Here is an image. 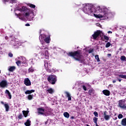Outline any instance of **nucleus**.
Listing matches in <instances>:
<instances>
[{
	"mask_svg": "<svg viewBox=\"0 0 126 126\" xmlns=\"http://www.w3.org/2000/svg\"><path fill=\"white\" fill-rule=\"evenodd\" d=\"M111 43L110 42H107L105 45V47L106 48H109V47H111Z\"/></svg>",
	"mask_w": 126,
	"mask_h": 126,
	"instance_id": "40",
	"label": "nucleus"
},
{
	"mask_svg": "<svg viewBox=\"0 0 126 126\" xmlns=\"http://www.w3.org/2000/svg\"><path fill=\"white\" fill-rule=\"evenodd\" d=\"M41 51L40 54H41V56H45V58L46 59H49V51L48 50V47L46 46H41L40 48Z\"/></svg>",
	"mask_w": 126,
	"mask_h": 126,
	"instance_id": "5",
	"label": "nucleus"
},
{
	"mask_svg": "<svg viewBox=\"0 0 126 126\" xmlns=\"http://www.w3.org/2000/svg\"><path fill=\"white\" fill-rule=\"evenodd\" d=\"M45 112H51V109L48 107L45 108Z\"/></svg>",
	"mask_w": 126,
	"mask_h": 126,
	"instance_id": "34",
	"label": "nucleus"
},
{
	"mask_svg": "<svg viewBox=\"0 0 126 126\" xmlns=\"http://www.w3.org/2000/svg\"><path fill=\"white\" fill-rule=\"evenodd\" d=\"M67 55L68 57H71L73 58L75 61H77L78 62H80V63H82L83 61L82 60V58H83V56L82 55V53H81V50H79L74 52H70L67 53Z\"/></svg>",
	"mask_w": 126,
	"mask_h": 126,
	"instance_id": "2",
	"label": "nucleus"
},
{
	"mask_svg": "<svg viewBox=\"0 0 126 126\" xmlns=\"http://www.w3.org/2000/svg\"><path fill=\"white\" fill-rule=\"evenodd\" d=\"M64 94L66 95V97H67L68 101L71 100V96L70 95V94L68 92H65Z\"/></svg>",
	"mask_w": 126,
	"mask_h": 126,
	"instance_id": "17",
	"label": "nucleus"
},
{
	"mask_svg": "<svg viewBox=\"0 0 126 126\" xmlns=\"http://www.w3.org/2000/svg\"><path fill=\"white\" fill-rule=\"evenodd\" d=\"M108 33H110L111 34H112V32L111 31H108Z\"/></svg>",
	"mask_w": 126,
	"mask_h": 126,
	"instance_id": "54",
	"label": "nucleus"
},
{
	"mask_svg": "<svg viewBox=\"0 0 126 126\" xmlns=\"http://www.w3.org/2000/svg\"><path fill=\"white\" fill-rule=\"evenodd\" d=\"M5 93L6 94H7L8 97H9V99H11V94H10V92H9V91H8V90H6L5 91Z\"/></svg>",
	"mask_w": 126,
	"mask_h": 126,
	"instance_id": "19",
	"label": "nucleus"
},
{
	"mask_svg": "<svg viewBox=\"0 0 126 126\" xmlns=\"http://www.w3.org/2000/svg\"><path fill=\"white\" fill-rule=\"evenodd\" d=\"M98 36H100V37H102V36H103V33H102V31H96L92 35V37H93V38L94 39V40H96V39H97V38H98Z\"/></svg>",
	"mask_w": 126,
	"mask_h": 126,
	"instance_id": "7",
	"label": "nucleus"
},
{
	"mask_svg": "<svg viewBox=\"0 0 126 126\" xmlns=\"http://www.w3.org/2000/svg\"><path fill=\"white\" fill-rule=\"evenodd\" d=\"M16 10H18L21 12H24V15L26 17L29 16V15H30V10L25 6H23L21 8H20L19 6H17Z\"/></svg>",
	"mask_w": 126,
	"mask_h": 126,
	"instance_id": "3",
	"label": "nucleus"
},
{
	"mask_svg": "<svg viewBox=\"0 0 126 126\" xmlns=\"http://www.w3.org/2000/svg\"><path fill=\"white\" fill-rule=\"evenodd\" d=\"M70 119H71V120H74V116H71V117H70Z\"/></svg>",
	"mask_w": 126,
	"mask_h": 126,
	"instance_id": "50",
	"label": "nucleus"
},
{
	"mask_svg": "<svg viewBox=\"0 0 126 126\" xmlns=\"http://www.w3.org/2000/svg\"><path fill=\"white\" fill-rule=\"evenodd\" d=\"M34 71V69L32 67L29 68V72H33Z\"/></svg>",
	"mask_w": 126,
	"mask_h": 126,
	"instance_id": "39",
	"label": "nucleus"
},
{
	"mask_svg": "<svg viewBox=\"0 0 126 126\" xmlns=\"http://www.w3.org/2000/svg\"><path fill=\"white\" fill-rule=\"evenodd\" d=\"M10 0H3V2H7V1H9ZM12 2H16V0H11Z\"/></svg>",
	"mask_w": 126,
	"mask_h": 126,
	"instance_id": "35",
	"label": "nucleus"
},
{
	"mask_svg": "<svg viewBox=\"0 0 126 126\" xmlns=\"http://www.w3.org/2000/svg\"><path fill=\"white\" fill-rule=\"evenodd\" d=\"M18 45V42H14V43L13 44V45L15 46H17Z\"/></svg>",
	"mask_w": 126,
	"mask_h": 126,
	"instance_id": "48",
	"label": "nucleus"
},
{
	"mask_svg": "<svg viewBox=\"0 0 126 126\" xmlns=\"http://www.w3.org/2000/svg\"><path fill=\"white\" fill-rule=\"evenodd\" d=\"M28 6H30L31 8H35L36 7V5L33 4L29 3L28 4Z\"/></svg>",
	"mask_w": 126,
	"mask_h": 126,
	"instance_id": "28",
	"label": "nucleus"
},
{
	"mask_svg": "<svg viewBox=\"0 0 126 126\" xmlns=\"http://www.w3.org/2000/svg\"><path fill=\"white\" fill-rule=\"evenodd\" d=\"M28 100H32V99H33V95L32 94H30L28 96Z\"/></svg>",
	"mask_w": 126,
	"mask_h": 126,
	"instance_id": "33",
	"label": "nucleus"
},
{
	"mask_svg": "<svg viewBox=\"0 0 126 126\" xmlns=\"http://www.w3.org/2000/svg\"><path fill=\"white\" fill-rule=\"evenodd\" d=\"M82 87L84 91H87V88H86V86H85V85H83Z\"/></svg>",
	"mask_w": 126,
	"mask_h": 126,
	"instance_id": "44",
	"label": "nucleus"
},
{
	"mask_svg": "<svg viewBox=\"0 0 126 126\" xmlns=\"http://www.w3.org/2000/svg\"><path fill=\"white\" fill-rule=\"evenodd\" d=\"M8 56H10V58H12V57H13V54H12L11 53H9L8 54Z\"/></svg>",
	"mask_w": 126,
	"mask_h": 126,
	"instance_id": "47",
	"label": "nucleus"
},
{
	"mask_svg": "<svg viewBox=\"0 0 126 126\" xmlns=\"http://www.w3.org/2000/svg\"><path fill=\"white\" fill-rule=\"evenodd\" d=\"M24 84H25V85H26V86H31V81H30V80L29 79V78H27L25 79Z\"/></svg>",
	"mask_w": 126,
	"mask_h": 126,
	"instance_id": "11",
	"label": "nucleus"
},
{
	"mask_svg": "<svg viewBox=\"0 0 126 126\" xmlns=\"http://www.w3.org/2000/svg\"><path fill=\"white\" fill-rule=\"evenodd\" d=\"M46 35L45 34H40L39 37V39L40 40V41H43V40H45V39L46 37Z\"/></svg>",
	"mask_w": 126,
	"mask_h": 126,
	"instance_id": "15",
	"label": "nucleus"
},
{
	"mask_svg": "<svg viewBox=\"0 0 126 126\" xmlns=\"http://www.w3.org/2000/svg\"><path fill=\"white\" fill-rule=\"evenodd\" d=\"M118 81H119V82H121L122 81L121 79H118Z\"/></svg>",
	"mask_w": 126,
	"mask_h": 126,
	"instance_id": "55",
	"label": "nucleus"
},
{
	"mask_svg": "<svg viewBox=\"0 0 126 126\" xmlns=\"http://www.w3.org/2000/svg\"><path fill=\"white\" fill-rule=\"evenodd\" d=\"M119 107L120 108H122L125 105V103H124V100L123 99L120 100L119 102Z\"/></svg>",
	"mask_w": 126,
	"mask_h": 126,
	"instance_id": "22",
	"label": "nucleus"
},
{
	"mask_svg": "<svg viewBox=\"0 0 126 126\" xmlns=\"http://www.w3.org/2000/svg\"><path fill=\"white\" fill-rule=\"evenodd\" d=\"M5 39L6 40H8V37L5 36Z\"/></svg>",
	"mask_w": 126,
	"mask_h": 126,
	"instance_id": "53",
	"label": "nucleus"
},
{
	"mask_svg": "<svg viewBox=\"0 0 126 126\" xmlns=\"http://www.w3.org/2000/svg\"><path fill=\"white\" fill-rule=\"evenodd\" d=\"M103 38L104 40H106V41H109V40H110V38L107 35H103Z\"/></svg>",
	"mask_w": 126,
	"mask_h": 126,
	"instance_id": "36",
	"label": "nucleus"
},
{
	"mask_svg": "<svg viewBox=\"0 0 126 126\" xmlns=\"http://www.w3.org/2000/svg\"><path fill=\"white\" fill-rule=\"evenodd\" d=\"M44 41L47 44H49L50 43V41H51V37H50V36L47 37H45Z\"/></svg>",
	"mask_w": 126,
	"mask_h": 126,
	"instance_id": "20",
	"label": "nucleus"
},
{
	"mask_svg": "<svg viewBox=\"0 0 126 126\" xmlns=\"http://www.w3.org/2000/svg\"><path fill=\"white\" fill-rule=\"evenodd\" d=\"M94 115L95 117H98L99 115L98 114V112H97L96 111H94Z\"/></svg>",
	"mask_w": 126,
	"mask_h": 126,
	"instance_id": "42",
	"label": "nucleus"
},
{
	"mask_svg": "<svg viewBox=\"0 0 126 126\" xmlns=\"http://www.w3.org/2000/svg\"><path fill=\"white\" fill-rule=\"evenodd\" d=\"M95 59L97 60V63H99L100 62V58H99V55H96L95 56Z\"/></svg>",
	"mask_w": 126,
	"mask_h": 126,
	"instance_id": "31",
	"label": "nucleus"
},
{
	"mask_svg": "<svg viewBox=\"0 0 126 126\" xmlns=\"http://www.w3.org/2000/svg\"><path fill=\"white\" fill-rule=\"evenodd\" d=\"M23 117V116H22V114H19L18 118L19 120H21L22 119Z\"/></svg>",
	"mask_w": 126,
	"mask_h": 126,
	"instance_id": "43",
	"label": "nucleus"
},
{
	"mask_svg": "<svg viewBox=\"0 0 126 126\" xmlns=\"http://www.w3.org/2000/svg\"><path fill=\"white\" fill-rule=\"evenodd\" d=\"M102 93L103 94H104V95H105V96H110V92H109V90H104L102 91Z\"/></svg>",
	"mask_w": 126,
	"mask_h": 126,
	"instance_id": "14",
	"label": "nucleus"
},
{
	"mask_svg": "<svg viewBox=\"0 0 126 126\" xmlns=\"http://www.w3.org/2000/svg\"><path fill=\"white\" fill-rule=\"evenodd\" d=\"M86 126H89V125H88V124H87V125H86Z\"/></svg>",
	"mask_w": 126,
	"mask_h": 126,
	"instance_id": "59",
	"label": "nucleus"
},
{
	"mask_svg": "<svg viewBox=\"0 0 126 126\" xmlns=\"http://www.w3.org/2000/svg\"><path fill=\"white\" fill-rule=\"evenodd\" d=\"M16 63L18 66H19V65H21V61L19 60L16 62Z\"/></svg>",
	"mask_w": 126,
	"mask_h": 126,
	"instance_id": "38",
	"label": "nucleus"
},
{
	"mask_svg": "<svg viewBox=\"0 0 126 126\" xmlns=\"http://www.w3.org/2000/svg\"><path fill=\"white\" fill-rule=\"evenodd\" d=\"M34 92H35L34 90H27L25 92V94H31V93H34Z\"/></svg>",
	"mask_w": 126,
	"mask_h": 126,
	"instance_id": "24",
	"label": "nucleus"
},
{
	"mask_svg": "<svg viewBox=\"0 0 126 126\" xmlns=\"http://www.w3.org/2000/svg\"><path fill=\"white\" fill-rule=\"evenodd\" d=\"M44 66L47 72H52V68L50 67L51 65L49 66V63H48V61L44 60Z\"/></svg>",
	"mask_w": 126,
	"mask_h": 126,
	"instance_id": "8",
	"label": "nucleus"
},
{
	"mask_svg": "<svg viewBox=\"0 0 126 126\" xmlns=\"http://www.w3.org/2000/svg\"><path fill=\"white\" fill-rule=\"evenodd\" d=\"M9 71H10L11 72H12V71L15 70V66H10L8 69Z\"/></svg>",
	"mask_w": 126,
	"mask_h": 126,
	"instance_id": "25",
	"label": "nucleus"
},
{
	"mask_svg": "<svg viewBox=\"0 0 126 126\" xmlns=\"http://www.w3.org/2000/svg\"><path fill=\"white\" fill-rule=\"evenodd\" d=\"M22 113H23V114L24 115L25 118H27V117H28V114H29V111L23 110L22 111Z\"/></svg>",
	"mask_w": 126,
	"mask_h": 126,
	"instance_id": "18",
	"label": "nucleus"
},
{
	"mask_svg": "<svg viewBox=\"0 0 126 126\" xmlns=\"http://www.w3.org/2000/svg\"><path fill=\"white\" fill-rule=\"evenodd\" d=\"M1 104L4 105L6 112H8V111H9V105H8V104H4V102H3V101H1Z\"/></svg>",
	"mask_w": 126,
	"mask_h": 126,
	"instance_id": "12",
	"label": "nucleus"
},
{
	"mask_svg": "<svg viewBox=\"0 0 126 126\" xmlns=\"http://www.w3.org/2000/svg\"><path fill=\"white\" fill-rule=\"evenodd\" d=\"M121 125L123 126H126V118L122 119L121 122Z\"/></svg>",
	"mask_w": 126,
	"mask_h": 126,
	"instance_id": "23",
	"label": "nucleus"
},
{
	"mask_svg": "<svg viewBox=\"0 0 126 126\" xmlns=\"http://www.w3.org/2000/svg\"><path fill=\"white\" fill-rule=\"evenodd\" d=\"M119 77L121 78H124L125 79H126V75H119Z\"/></svg>",
	"mask_w": 126,
	"mask_h": 126,
	"instance_id": "37",
	"label": "nucleus"
},
{
	"mask_svg": "<svg viewBox=\"0 0 126 126\" xmlns=\"http://www.w3.org/2000/svg\"><path fill=\"white\" fill-rule=\"evenodd\" d=\"M117 119H118V118L115 117V119H114V120H117Z\"/></svg>",
	"mask_w": 126,
	"mask_h": 126,
	"instance_id": "57",
	"label": "nucleus"
},
{
	"mask_svg": "<svg viewBox=\"0 0 126 126\" xmlns=\"http://www.w3.org/2000/svg\"><path fill=\"white\" fill-rule=\"evenodd\" d=\"M88 94L89 95H90V96H92V94L93 95H94V94H95V90H94V89H93L89 90L88 92Z\"/></svg>",
	"mask_w": 126,
	"mask_h": 126,
	"instance_id": "16",
	"label": "nucleus"
},
{
	"mask_svg": "<svg viewBox=\"0 0 126 126\" xmlns=\"http://www.w3.org/2000/svg\"><path fill=\"white\" fill-rule=\"evenodd\" d=\"M97 26H98V27H100V28H102V26L100 24H97Z\"/></svg>",
	"mask_w": 126,
	"mask_h": 126,
	"instance_id": "49",
	"label": "nucleus"
},
{
	"mask_svg": "<svg viewBox=\"0 0 126 126\" xmlns=\"http://www.w3.org/2000/svg\"><path fill=\"white\" fill-rule=\"evenodd\" d=\"M105 42H107V41H105Z\"/></svg>",
	"mask_w": 126,
	"mask_h": 126,
	"instance_id": "60",
	"label": "nucleus"
},
{
	"mask_svg": "<svg viewBox=\"0 0 126 126\" xmlns=\"http://www.w3.org/2000/svg\"><path fill=\"white\" fill-rule=\"evenodd\" d=\"M107 111H105L103 113V116H104V118L105 121H109L110 120V116L107 115Z\"/></svg>",
	"mask_w": 126,
	"mask_h": 126,
	"instance_id": "13",
	"label": "nucleus"
},
{
	"mask_svg": "<svg viewBox=\"0 0 126 126\" xmlns=\"http://www.w3.org/2000/svg\"><path fill=\"white\" fill-rule=\"evenodd\" d=\"M95 126H98V124L96 123L95 124Z\"/></svg>",
	"mask_w": 126,
	"mask_h": 126,
	"instance_id": "58",
	"label": "nucleus"
},
{
	"mask_svg": "<svg viewBox=\"0 0 126 126\" xmlns=\"http://www.w3.org/2000/svg\"><path fill=\"white\" fill-rule=\"evenodd\" d=\"M121 61H123V62H126V56H122L121 57Z\"/></svg>",
	"mask_w": 126,
	"mask_h": 126,
	"instance_id": "30",
	"label": "nucleus"
},
{
	"mask_svg": "<svg viewBox=\"0 0 126 126\" xmlns=\"http://www.w3.org/2000/svg\"><path fill=\"white\" fill-rule=\"evenodd\" d=\"M47 80L50 84L54 85V84H56V82L58 81V78L56 75H50L48 76Z\"/></svg>",
	"mask_w": 126,
	"mask_h": 126,
	"instance_id": "6",
	"label": "nucleus"
},
{
	"mask_svg": "<svg viewBox=\"0 0 126 126\" xmlns=\"http://www.w3.org/2000/svg\"><path fill=\"white\" fill-rule=\"evenodd\" d=\"M89 54H92V53H93L94 52V49H90L88 50Z\"/></svg>",
	"mask_w": 126,
	"mask_h": 126,
	"instance_id": "41",
	"label": "nucleus"
},
{
	"mask_svg": "<svg viewBox=\"0 0 126 126\" xmlns=\"http://www.w3.org/2000/svg\"><path fill=\"white\" fill-rule=\"evenodd\" d=\"M16 16H17L18 17H19V19H21L22 20H23V18L21 17V14L19 13V14H17V13H15Z\"/></svg>",
	"mask_w": 126,
	"mask_h": 126,
	"instance_id": "29",
	"label": "nucleus"
},
{
	"mask_svg": "<svg viewBox=\"0 0 126 126\" xmlns=\"http://www.w3.org/2000/svg\"><path fill=\"white\" fill-rule=\"evenodd\" d=\"M31 121L29 120L28 119L27 120V122L25 123V126H31Z\"/></svg>",
	"mask_w": 126,
	"mask_h": 126,
	"instance_id": "21",
	"label": "nucleus"
},
{
	"mask_svg": "<svg viewBox=\"0 0 126 126\" xmlns=\"http://www.w3.org/2000/svg\"><path fill=\"white\" fill-rule=\"evenodd\" d=\"M116 80H113V83H116Z\"/></svg>",
	"mask_w": 126,
	"mask_h": 126,
	"instance_id": "56",
	"label": "nucleus"
},
{
	"mask_svg": "<svg viewBox=\"0 0 126 126\" xmlns=\"http://www.w3.org/2000/svg\"><path fill=\"white\" fill-rule=\"evenodd\" d=\"M94 123V124H97V122H98V118L96 117H94L93 118Z\"/></svg>",
	"mask_w": 126,
	"mask_h": 126,
	"instance_id": "32",
	"label": "nucleus"
},
{
	"mask_svg": "<svg viewBox=\"0 0 126 126\" xmlns=\"http://www.w3.org/2000/svg\"><path fill=\"white\" fill-rule=\"evenodd\" d=\"M47 92H48V93H49L50 94H53V93L55 92L54 90L52 88H50L49 89L47 90Z\"/></svg>",
	"mask_w": 126,
	"mask_h": 126,
	"instance_id": "27",
	"label": "nucleus"
},
{
	"mask_svg": "<svg viewBox=\"0 0 126 126\" xmlns=\"http://www.w3.org/2000/svg\"><path fill=\"white\" fill-rule=\"evenodd\" d=\"M37 112L40 115H42L43 116H49V114H48V113L45 112V109H44V108H37Z\"/></svg>",
	"mask_w": 126,
	"mask_h": 126,
	"instance_id": "9",
	"label": "nucleus"
},
{
	"mask_svg": "<svg viewBox=\"0 0 126 126\" xmlns=\"http://www.w3.org/2000/svg\"><path fill=\"white\" fill-rule=\"evenodd\" d=\"M25 26H30V24H26V25H25Z\"/></svg>",
	"mask_w": 126,
	"mask_h": 126,
	"instance_id": "51",
	"label": "nucleus"
},
{
	"mask_svg": "<svg viewBox=\"0 0 126 126\" xmlns=\"http://www.w3.org/2000/svg\"><path fill=\"white\" fill-rule=\"evenodd\" d=\"M83 11L86 14L93 16V7L90 4H87L84 8Z\"/></svg>",
	"mask_w": 126,
	"mask_h": 126,
	"instance_id": "4",
	"label": "nucleus"
},
{
	"mask_svg": "<svg viewBox=\"0 0 126 126\" xmlns=\"http://www.w3.org/2000/svg\"><path fill=\"white\" fill-rule=\"evenodd\" d=\"M123 117H124V116H123V114H119L118 115V119H123Z\"/></svg>",
	"mask_w": 126,
	"mask_h": 126,
	"instance_id": "45",
	"label": "nucleus"
},
{
	"mask_svg": "<svg viewBox=\"0 0 126 126\" xmlns=\"http://www.w3.org/2000/svg\"><path fill=\"white\" fill-rule=\"evenodd\" d=\"M63 116L65 118H66V119L69 118V113H68V112H64Z\"/></svg>",
	"mask_w": 126,
	"mask_h": 126,
	"instance_id": "26",
	"label": "nucleus"
},
{
	"mask_svg": "<svg viewBox=\"0 0 126 126\" xmlns=\"http://www.w3.org/2000/svg\"><path fill=\"white\" fill-rule=\"evenodd\" d=\"M121 108L122 109H125V110H126V105L124 104L123 106H121Z\"/></svg>",
	"mask_w": 126,
	"mask_h": 126,
	"instance_id": "46",
	"label": "nucleus"
},
{
	"mask_svg": "<svg viewBox=\"0 0 126 126\" xmlns=\"http://www.w3.org/2000/svg\"><path fill=\"white\" fill-rule=\"evenodd\" d=\"M107 56H108V57H111V56H112V54H107Z\"/></svg>",
	"mask_w": 126,
	"mask_h": 126,
	"instance_id": "52",
	"label": "nucleus"
},
{
	"mask_svg": "<svg viewBox=\"0 0 126 126\" xmlns=\"http://www.w3.org/2000/svg\"><path fill=\"white\" fill-rule=\"evenodd\" d=\"M96 10L99 11V12H103V15H97L96 14H94V11H93V16H94L96 18H105V19H108L109 17H111V15H112L111 13H108L109 10L107 8H101L100 6H97Z\"/></svg>",
	"mask_w": 126,
	"mask_h": 126,
	"instance_id": "1",
	"label": "nucleus"
},
{
	"mask_svg": "<svg viewBox=\"0 0 126 126\" xmlns=\"http://www.w3.org/2000/svg\"><path fill=\"white\" fill-rule=\"evenodd\" d=\"M7 86V81L5 80H2L0 82V87L1 88H4V87H6Z\"/></svg>",
	"mask_w": 126,
	"mask_h": 126,
	"instance_id": "10",
	"label": "nucleus"
}]
</instances>
